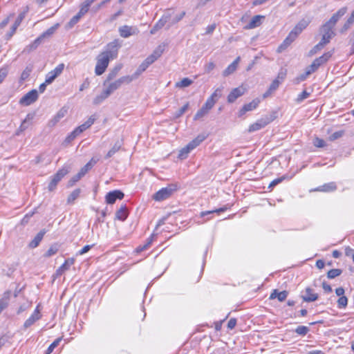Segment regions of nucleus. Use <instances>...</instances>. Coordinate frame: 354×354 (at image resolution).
Masks as SVG:
<instances>
[{
    "instance_id": "obj_3",
    "label": "nucleus",
    "mask_w": 354,
    "mask_h": 354,
    "mask_svg": "<svg viewBox=\"0 0 354 354\" xmlns=\"http://www.w3.org/2000/svg\"><path fill=\"white\" fill-rule=\"evenodd\" d=\"M110 59L102 52L97 57V64L95 68V73L97 75H101L104 73L109 66Z\"/></svg>"
},
{
    "instance_id": "obj_26",
    "label": "nucleus",
    "mask_w": 354,
    "mask_h": 354,
    "mask_svg": "<svg viewBox=\"0 0 354 354\" xmlns=\"http://www.w3.org/2000/svg\"><path fill=\"white\" fill-rule=\"evenodd\" d=\"M269 123V121L266 120H259L257 122L252 124L249 127V131L252 132L255 131H258L263 127H265Z\"/></svg>"
},
{
    "instance_id": "obj_33",
    "label": "nucleus",
    "mask_w": 354,
    "mask_h": 354,
    "mask_svg": "<svg viewBox=\"0 0 354 354\" xmlns=\"http://www.w3.org/2000/svg\"><path fill=\"white\" fill-rule=\"evenodd\" d=\"M223 89V86L217 88L214 91V93L211 95V96L208 98V100H210L212 101V102H213L215 104V103L222 96Z\"/></svg>"
},
{
    "instance_id": "obj_60",
    "label": "nucleus",
    "mask_w": 354,
    "mask_h": 354,
    "mask_svg": "<svg viewBox=\"0 0 354 354\" xmlns=\"http://www.w3.org/2000/svg\"><path fill=\"white\" fill-rule=\"evenodd\" d=\"M313 145L316 147L322 148L326 146V142L323 139L315 138L313 140Z\"/></svg>"
},
{
    "instance_id": "obj_7",
    "label": "nucleus",
    "mask_w": 354,
    "mask_h": 354,
    "mask_svg": "<svg viewBox=\"0 0 354 354\" xmlns=\"http://www.w3.org/2000/svg\"><path fill=\"white\" fill-rule=\"evenodd\" d=\"M38 99V92L36 89H32L25 94L20 100L19 104L23 106H29L34 103Z\"/></svg>"
},
{
    "instance_id": "obj_40",
    "label": "nucleus",
    "mask_w": 354,
    "mask_h": 354,
    "mask_svg": "<svg viewBox=\"0 0 354 354\" xmlns=\"http://www.w3.org/2000/svg\"><path fill=\"white\" fill-rule=\"evenodd\" d=\"M32 118H33L32 115H31L30 114H28L26 115V118L21 122V124L19 127V131H25L28 127V122L30 121Z\"/></svg>"
},
{
    "instance_id": "obj_20",
    "label": "nucleus",
    "mask_w": 354,
    "mask_h": 354,
    "mask_svg": "<svg viewBox=\"0 0 354 354\" xmlns=\"http://www.w3.org/2000/svg\"><path fill=\"white\" fill-rule=\"evenodd\" d=\"M10 295L11 291L7 290L0 299V313L8 306Z\"/></svg>"
},
{
    "instance_id": "obj_15",
    "label": "nucleus",
    "mask_w": 354,
    "mask_h": 354,
    "mask_svg": "<svg viewBox=\"0 0 354 354\" xmlns=\"http://www.w3.org/2000/svg\"><path fill=\"white\" fill-rule=\"evenodd\" d=\"M261 100L259 98H256L250 103L245 104L239 111V116H242L248 111H250L255 109L258 106Z\"/></svg>"
},
{
    "instance_id": "obj_50",
    "label": "nucleus",
    "mask_w": 354,
    "mask_h": 354,
    "mask_svg": "<svg viewBox=\"0 0 354 354\" xmlns=\"http://www.w3.org/2000/svg\"><path fill=\"white\" fill-rule=\"evenodd\" d=\"M189 107V103L187 102L183 107H181L179 110H178L174 114V118H180L187 109Z\"/></svg>"
},
{
    "instance_id": "obj_44",
    "label": "nucleus",
    "mask_w": 354,
    "mask_h": 354,
    "mask_svg": "<svg viewBox=\"0 0 354 354\" xmlns=\"http://www.w3.org/2000/svg\"><path fill=\"white\" fill-rule=\"evenodd\" d=\"M310 329L308 327L305 326H299L295 329V333L299 335H306Z\"/></svg>"
},
{
    "instance_id": "obj_24",
    "label": "nucleus",
    "mask_w": 354,
    "mask_h": 354,
    "mask_svg": "<svg viewBox=\"0 0 354 354\" xmlns=\"http://www.w3.org/2000/svg\"><path fill=\"white\" fill-rule=\"evenodd\" d=\"M206 138V136L205 135H198L195 139L192 140L187 146L191 149L193 150L196 147H198L203 140Z\"/></svg>"
},
{
    "instance_id": "obj_42",
    "label": "nucleus",
    "mask_w": 354,
    "mask_h": 354,
    "mask_svg": "<svg viewBox=\"0 0 354 354\" xmlns=\"http://www.w3.org/2000/svg\"><path fill=\"white\" fill-rule=\"evenodd\" d=\"M226 209H227L226 207H221V208L216 209H214V210H212V211L201 212L200 213V217L201 218H203L205 216L209 215V214H213L214 212H217V213L223 212H225L226 210Z\"/></svg>"
},
{
    "instance_id": "obj_23",
    "label": "nucleus",
    "mask_w": 354,
    "mask_h": 354,
    "mask_svg": "<svg viewBox=\"0 0 354 354\" xmlns=\"http://www.w3.org/2000/svg\"><path fill=\"white\" fill-rule=\"evenodd\" d=\"M263 18V16L261 15H255L254 16L250 23L247 25L246 28L248 29H253L259 26L261 24V19Z\"/></svg>"
},
{
    "instance_id": "obj_17",
    "label": "nucleus",
    "mask_w": 354,
    "mask_h": 354,
    "mask_svg": "<svg viewBox=\"0 0 354 354\" xmlns=\"http://www.w3.org/2000/svg\"><path fill=\"white\" fill-rule=\"evenodd\" d=\"M170 15H164L162 18L153 26L150 32L151 34H155L156 31L162 28L166 23L169 20Z\"/></svg>"
},
{
    "instance_id": "obj_37",
    "label": "nucleus",
    "mask_w": 354,
    "mask_h": 354,
    "mask_svg": "<svg viewBox=\"0 0 354 354\" xmlns=\"http://www.w3.org/2000/svg\"><path fill=\"white\" fill-rule=\"evenodd\" d=\"M121 142L118 141L115 143L113 147L108 151L106 158L112 157L117 151H118L121 147Z\"/></svg>"
},
{
    "instance_id": "obj_19",
    "label": "nucleus",
    "mask_w": 354,
    "mask_h": 354,
    "mask_svg": "<svg viewBox=\"0 0 354 354\" xmlns=\"http://www.w3.org/2000/svg\"><path fill=\"white\" fill-rule=\"evenodd\" d=\"M95 120V117L91 115L84 123L76 127L75 130L80 135L87 129H88L94 123Z\"/></svg>"
},
{
    "instance_id": "obj_4",
    "label": "nucleus",
    "mask_w": 354,
    "mask_h": 354,
    "mask_svg": "<svg viewBox=\"0 0 354 354\" xmlns=\"http://www.w3.org/2000/svg\"><path fill=\"white\" fill-rule=\"evenodd\" d=\"M121 44L119 40L115 39L106 45L105 50L102 53L107 55L110 59H114L118 56V50Z\"/></svg>"
},
{
    "instance_id": "obj_52",
    "label": "nucleus",
    "mask_w": 354,
    "mask_h": 354,
    "mask_svg": "<svg viewBox=\"0 0 354 354\" xmlns=\"http://www.w3.org/2000/svg\"><path fill=\"white\" fill-rule=\"evenodd\" d=\"M8 66H3L0 68V84H1L4 79L7 77L8 74Z\"/></svg>"
},
{
    "instance_id": "obj_18",
    "label": "nucleus",
    "mask_w": 354,
    "mask_h": 354,
    "mask_svg": "<svg viewBox=\"0 0 354 354\" xmlns=\"http://www.w3.org/2000/svg\"><path fill=\"white\" fill-rule=\"evenodd\" d=\"M66 113V110L62 109H60L56 115L49 120L48 123V126L50 127H55L62 118H63Z\"/></svg>"
},
{
    "instance_id": "obj_6",
    "label": "nucleus",
    "mask_w": 354,
    "mask_h": 354,
    "mask_svg": "<svg viewBox=\"0 0 354 354\" xmlns=\"http://www.w3.org/2000/svg\"><path fill=\"white\" fill-rule=\"evenodd\" d=\"M68 169L63 167L58 170V171L52 177V179L48 185V190L53 191L57 183L68 173Z\"/></svg>"
},
{
    "instance_id": "obj_43",
    "label": "nucleus",
    "mask_w": 354,
    "mask_h": 354,
    "mask_svg": "<svg viewBox=\"0 0 354 354\" xmlns=\"http://www.w3.org/2000/svg\"><path fill=\"white\" fill-rule=\"evenodd\" d=\"M342 272V270L340 269H331L327 273V277L328 279H334L336 277L339 276Z\"/></svg>"
},
{
    "instance_id": "obj_41",
    "label": "nucleus",
    "mask_w": 354,
    "mask_h": 354,
    "mask_svg": "<svg viewBox=\"0 0 354 354\" xmlns=\"http://www.w3.org/2000/svg\"><path fill=\"white\" fill-rule=\"evenodd\" d=\"M80 194V189H76L72 192V193L68 196L67 202L68 203H72L74 202L75 199L78 198Z\"/></svg>"
},
{
    "instance_id": "obj_25",
    "label": "nucleus",
    "mask_w": 354,
    "mask_h": 354,
    "mask_svg": "<svg viewBox=\"0 0 354 354\" xmlns=\"http://www.w3.org/2000/svg\"><path fill=\"white\" fill-rule=\"evenodd\" d=\"M128 216V212L126 205H122L115 212V218L120 221H124Z\"/></svg>"
},
{
    "instance_id": "obj_32",
    "label": "nucleus",
    "mask_w": 354,
    "mask_h": 354,
    "mask_svg": "<svg viewBox=\"0 0 354 354\" xmlns=\"http://www.w3.org/2000/svg\"><path fill=\"white\" fill-rule=\"evenodd\" d=\"M41 41V37H38L36 39L34 40V41H32L31 44L26 46V48H24V51L30 53L32 50H35L40 45Z\"/></svg>"
},
{
    "instance_id": "obj_35",
    "label": "nucleus",
    "mask_w": 354,
    "mask_h": 354,
    "mask_svg": "<svg viewBox=\"0 0 354 354\" xmlns=\"http://www.w3.org/2000/svg\"><path fill=\"white\" fill-rule=\"evenodd\" d=\"M332 56L331 53L327 52L325 53L324 55L320 56L318 58H316L314 62L319 66H322V64L327 62V61L329 59V58Z\"/></svg>"
},
{
    "instance_id": "obj_58",
    "label": "nucleus",
    "mask_w": 354,
    "mask_h": 354,
    "mask_svg": "<svg viewBox=\"0 0 354 354\" xmlns=\"http://www.w3.org/2000/svg\"><path fill=\"white\" fill-rule=\"evenodd\" d=\"M287 75V70L286 68H281L278 73L277 77L275 80H279L280 83L283 82Z\"/></svg>"
},
{
    "instance_id": "obj_2",
    "label": "nucleus",
    "mask_w": 354,
    "mask_h": 354,
    "mask_svg": "<svg viewBox=\"0 0 354 354\" xmlns=\"http://www.w3.org/2000/svg\"><path fill=\"white\" fill-rule=\"evenodd\" d=\"M177 189L178 185L176 184H170L156 192L152 198L156 201H165L169 198Z\"/></svg>"
},
{
    "instance_id": "obj_13",
    "label": "nucleus",
    "mask_w": 354,
    "mask_h": 354,
    "mask_svg": "<svg viewBox=\"0 0 354 354\" xmlns=\"http://www.w3.org/2000/svg\"><path fill=\"white\" fill-rule=\"evenodd\" d=\"M25 12H21L18 15L14 24L12 26L10 30L6 35V37L7 39H10L15 33L17 28L20 26L21 23L25 18Z\"/></svg>"
},
{
    "instance_id": "obj_8",
    "label": "nucleus",
    "mask_w": 354,
    "mask_h": 354,
    "mask_svg": "<svg viewBox=\"0 0 354 354\" xmlns=\"http://www.w3.org/2000/svg\"><path fill=\"white\" fill-rule=\"evenodd\" d=\"M214 106V104L210 100H207L205 103L203 104V106L194 115V119L195 120H199L200 118L204 117L206 114L208 113L209 110H211L213 106Z\"/></svg>"
},
{
    "instance_id": "obj_57",
    "label": "nucleus",
    "mask_w": 354,
    "mask_h": 354,
    "mask_svg": "<svg viewBox=\"0 0 354 354\" xmlns=\"http://www.w3.org/2000/svg\"><path fill=\"white\" fill-rule=\"evenodd\" d=\"M93 167L91 162L86 163L79 171L81 176L83 177Z\"/></svg>"
},
{
    "instance_id": "obj_31",
    "label": "nucleus",
    "mask_w": 354,
    "mask_h": 354,
    "mask_svg": "<svg viewBox=\"0 0 354 354\" xmlns=\"http://www.w3.org/2000/svg\"><path fill=\"white\" fill-rule=\"evenodd\" d=\"M122 66L118 65L116 66L112 71H111L107 75L106 80L104 82V85L106 86L109 82L113 80L117 76Z\"/></svg>"
},
{
    "instance_id": "obj_27",
    "label": "nucleus",
    "mask_w": 354,
    "mask_h": 354,
    "mask_svg": "<svg viewBox=\"0 0 354 354\" xmlns=\"http://www.w3.org/2000/svg\"><path fill=\"white\" fill-rule=\"evenodd\" d=\"M110 95L109 93L106 89H104L103 91L98 95H97L93 101V103L95 105L101 104L104 100H106Z\"/></svg>"
},
{
    "instance_id": "obj_61",
    "label": "nucleus",
    "mask_w": 354,
    "mask_h": 354,
    "mask_svg": "<svg viewBox=\"0 0 354 354\" xmlns=\"http://www.w3.org/2000/svg\"><path fill=\"white\" fill-rule=\"evenodd\" d=\"M326 44L325 43H323V41H320L317 45H315L313 48L310 50V53L312 54L316 53L319 50H322L324 46Z\"/></svg>"
},
{
    "instance_id": "obj_53",
    "label": "nucleus",
    "mask_w": 354,
    "mask_h": 354,
    "mask_svg": "<svg viewBox=\"0 0 354 354\" xmlns=\"http://www.w3.org/2000/svg\"><path fill=\"white\" fill-rule=\"evenodd\" d=\"M310 93L306 91H304L302 93L298 95L296 102L297 103H301L304 100L308 98L310 96Z\"/></svg>"
},
{
    "instance_id": "obj_22",
    "label": "nucleus",
    "mask_w": 354,
    "mask_h": 354,
    "mask_svg": "<svg viewBox=\"0 0 354 354\" xmlns=\"http://www.w3.org/2000/svg\"><path fill=\"white\" fill-rule=\"evenodd\" d=\"M119 32L120 35L124 38H127L134 34L133 28L127 25L120 27Z\"/></svg>"
},
{
    "instance_id": "obj_14",
    "label": "nucleus",
    "mask_w": 354,
    "mask_h": 354,
    "mask_svg": "<svg viewBox=\"0 0 354 354\" xmlns=\"http://www.w3.org/2000/svg\"><path fill=\"white\" fill-rule=\"evenodd\" d=\"M41 314L39 310V306H37L34 310L33 313L30 315V317L26 320L24 324V328L25 329L30 327L33 325L37 321L40 319Z\"/></svg>"
},
{
    "instance_id": "obj_45",
    "label": "nucleus",
    "mask_w": 354,
    "mask_h": 354,
    "mask_svg": "<svg viewBox=\"0 0 354 354\" xmlns=\"http://www.w3.org/2000/svg\"><path fill=\"white\" fill-rule=\"evenodd\" d=\"M57 26L58 25L57 24L54 26L49 28L48 30L44 32L39 37H41V39L43 40L44 38L52 35L57 29Z\"/></svg>"
},
{
    "instance_id": "obj_9",
    "label": "nucleus",
    "mask_w": 354,
    "mask_h": 354,
    "mask_svg": "<svg viewBox=\"0 0 354 354\" xmlns=\"http://www.w3.org/2000/svg\"><path fill=\"white\" fill-rule=\"evenodd\" d=\"M64 68V64H60L57 66L54 70L48 72L46 76V83L48 84H51L55 79L62 73Z\"/></svg>"
},
{
    "instance_id": "obj_46",
    "label": "nucleus",
    "mask_w": 354,
    "mask_h": 354,
    "mask_svg": "<svg viewBox=\"0 0 354 354\" xmlns=\"http://www.w3.org/2000/svg\"><path fill=\"white\" fill-rule=\"evenodd\" d=\"M348 304V299L345 296L340 297L337 300V307L339 308H345Z\"/></svg>"
},
{
    "instance_id": "obj_56",
    "label": "nucleus",
    "mask_w": 354,
    "mask_h": 354,
    "mask_svg": "<svg viewBox=\"0 0 354 354\" xmlns=\"http://www.w3.org/2000/svg\"><path fill=\"white\" fill-rule=\"evenodd\" d=\"M309 23L310 21L308 19H303L299 21L296 26H297V28H299L300 30L303 31V30H304L308 26Z\"/></svg>"
},
{
    "instance_id": "obj_30",
    "label": "nucleus",
    "mask_w": 354,
    "mask_h": 354,
    "mask_svg": "<svg viewBox=\"0 0 354 354\" xmlns=\"http://www.w3.org/2000/svg\"><path fill=\"white\" fill-rule=\"evenodd\" d=\"M295 39L290 37V35H288L287 37L283 40V43L278 47L277 52L281 53L286 49Z\"/></svg>"
},
{
    "instance_id": "obj_28",
    "label": "nucleus",
    "mask_w": 354,
    "mask_h": 354,
    "mask_svg": "<svg viewBox=\"0 0 354 354\" xmlns=\"http://www.w3.org/2000/svg\"><path fill=\"white\" fill-rule=\"evenodd\" d=\"M337 189V186L334 182H330L326 184H324L322 186L319 187L316 189L317 191L319 192H333Z\"/></svg>"
},
{
    "instance_id": "obj_16",
    "label": "nucleus",
    "mask_w": 354,
    "mask_h": 354,
    "mask_svg": "<svg viewBox=\"0 0 354 354\" xmlns=\"http://www.w3.org/2000/svg\"><path fill=\"white\" fill-rule=\"evenodd\" d=\"M301 297L304 301L312 302L318 299V295L312 288L308 287L305 290V294Z\"/></svg>"
},
{
    "instance_id": "obj_39",
    "label": "nucleus",
    "mask_w": 354,
    "mask_h": 354,
    "mask_svg": "<svg viewBox=\"0 0 354 354\" xmlns=\"http://www.w3.org/2000/svg\"><path fill=\"white\" fill-rule=\"evenodd\" d=\"M59 250V246L57 244L52 245L48 250L44 254L45 257H50L54 254H55Z\"/></svg>"
},
{
    "instance_id": "obj_36",
    "label": "nucleus",
    "mask_w": 354,
    "mask_h": 354,
    "mask_svg": "<svg viewBox=\"0 0 354 354\" xmlns=\"http://www.w3.org/2000/svg\"><path fill=\"white\" fill-rule=\"evenodd\" d=\"M149 66L145 62H143L137 68L135 73L130 76L131 77H133V80L137 78L142 73H143Z\"/></svg>"
},
{
    "instance_id": "obj_10",
    "label": "nucleus",
    "mask_w": 354,
    "mask_h": 354,
    "mask_svg": "<svg viewBox=\"0 0 354 354\" xmlns=\"http://www.w3.org/2000/svg\"><path fill=\"white\" fill-rule=\"evenodd\" d=\"M164 50H165L164 46L160 45L153 50V52L151 55H150L149 57H147L145 59L144 62L147 64H148V66H150L151 64H153L156 60H157L161 56Z\"/></svg>"
},
{
    "instance_id": "obj_49",
    "label": "nucleus",
    "mask_w": 354,
    "mask_h": 354,
    "mask_svg": "<svg viewBox=\"0 0 354 354\" xmlns=\"http://www.w3.org/2000/svg\"><path fill=\"white\" fill-rule=\"evenodd\" d=\"M31 72H32V67L27 66L24 70V71L21 73V77H20V80L21 81L26 80L30 76Z\"/></svg>"
},
{
    "instance_id": "obj_59",
    "label": "nucleus",
    "mask_w": 354,
    "mask_h": 354,
    "mask_svg": "<svg viewBox=\"0 0 354 354\" xmlns=\"http://www.w3.org/2000/svg\"><path fill=\"white\" fill-rule=\"evenodd\" d=\"M319 66L313 61V63L306 68L307 74H312L313 73L315 72L319 68Z\"/></svg>"
},
{
    "instance_id": "obj_1",
    "label": "nucleus",
    "mask_w": 354,
    "mask_h": 354,
    "mask_svg": "<svg viewBox=\"0 0 354 354\" xmlns=\"http://www.w3.org/2000/svg\"><path fill=\"white\" fill-rule=\"evenodd\" d=\"M346 7L341 8L337 12L333 14L328 21L321 26L319 32L322 35V39L320 41H323V43H325L326 44L330 42V39L335 35L333 31V28L336 23L346 13Z\"/></svg>"
},
{
    "instance_id": "obj_62",
    "label": "nucleus",
    "mask_w": 354,
    "mask_h": 354,
    "mask_svg": "<svg viewBox=\"0 0 354 354\" xmlns=\"http://www.w3.org/2000/svg\"><path fill=\"white\" fill-rule=\"evenodd\" d=\"M215 68V64L213 62H209L205 64L204 71L205 73H210Z\"/></svg>"
},
{
    "instance_id": "obj_48",
    "label": "nucleus",
    "mask_w": 354,
    "mask_h": 354,
    "mask_svg": "<svg viewBox=\"0 0 354 354\" xmlns=\"http://www.w3.org/2000/svg\"><path fill=\"white\" fill-rule=\"evenodd\" d=\"M236 70V66L234 64H230L227 68H225L223 72V75L227 77L230 74L233 73Z\"/></svg>"
},
{
    "instance_id": "obj_29",
    "label": "nucleus",
    "mask_w": 354,
    "mask_h": 354,
    "mask_svg": "<svg viewBox=\"0 0 354 354\" xmlns=\"http://www.w3.org/2000/svg\"><path fill=\"white\" fill-rule=\"evenodd\" d=\"M45 232L40 231L33 239V240L29 243V247L31 248H35L37 247L42 240L44 236Z\"/></svg>"
},
{
    "instance_id": "obj_5",
    "label": "nucleus",
    "mask_w": 354,
    "mask_h": 354,
    "mask_svg": "<svg viewBox=\"0 0 354 354\" xmlns=\"http://www.w3.org/2000/svg\"><path fill=\"white\" fill-rule=\"evenodd\" d=\"M133 80V77L129 75L121 77L117 80L109 83L106 89L111 95L115 91L118 89L123 84H129Z\"/></svg>"
},
{
    "instance_id": "obj_12",
    "label": "nucleus",
    "mask_w": 354,
    "mask_h": 354,
    "mask_svg": "<svg viewBox=\"0 0 354 354\" xmlns=\"http://www.w3.org/2000/svg\"><path fill=\"white\" fill-rule=\"evenodd\" d=\"M245 92L243 86H239L232 90L227 96V102L233 103L238 97L242 96Z\"/></svg>"
},
{
    "instance_id": "obj_54",
    "label": "nucleus",
    "mask_w": 354,
    "mask_h": 354,
    "mask_svg": "<svg viewBox=\"0 0 354 354\" xmlns=\"http://www.w3.org/2000/svg\"><path fill=\"white\" fill-rule=\"evenodd\" d=\"M61 341V339L60 338H57L49 346L48 348H47L46 350V354H50L53 350L55 349V348H56L58 345H59V343Z\"/></svg>"
},
{
    "instance_id": "obj_55",
    "label": "nucleus",
    "mask_w": 354,
    "mask_h": 354,
    "mask_svg": "<svg viewBox=\"0 0 354 354\" xmlns=\"http://www.w3.org/2000/svg\"><path fill=\"white\" fill-rule=\"evenodd\" d=\"M82 176L81 174L78 172L76 175L73 176L68 182V186L72 187L75 185V183L79 181Z\"/></svg>"
},
{
    "instance_id": "obj_64",
    "label": "nucleus",
    "mask_w": 354,
    "mask_h": 354,
    "mask_svg": "<svg viewBox=\"0 0 354 354\" xmlns=\"http://www.w3.org/2000/svg\"><path fill=\"white\" fill-rule=\"evenodd\" d=\"M82 17L83 16L78 12L76 15L73 17V18L70 20V21H69L70 26H73L75 24H76Z\"/></svg>"
},
{
    "instance_id": "obj_21",
    "label": "nucleus",
    "mask_w": 354,
    "mask_h": 354,
    "mask_svg": "<svg viewBox=\"0 0 354 354\" xmlns=\"http://www.w3.org/2000/svg\"><path fill=\"white\" fill-rule=\"evenodd\" d=\"M74 259H67L65 262L57 270V275H62L65 270H67L69 267L74 263Z\"/></svg>"
},
{
    "instance_id": "obj_34",
    "label": "nucleus",
    "mask_w": 354,
    "mask_h": 354,
    "mask_svg": "<svg viewBox=\"0 0 354 354\" xmlns=\"http://www.w3.org/2000/svg\"><path fill=\"white\" fill-rule=\"evenodd\" d=\"M94 2L93 0H85L80 6V11L78 12L80 15L84 16L89 10V7Z\"/></svg>"
},
{
    "instance_id": "obj_63",
    "label": "nucleus",
    "mask_w": 354,
    "mask_h": 354,
    "mask_svg": "<svg viewBox=\"0 0 354 354\" xmlns=\"http://www.w3.org/2000/svg\"><path fill=\"white\" fill-rule=\"evenodd\" d=\"M301 32L302 30H300L299 28H297V26H295L288 35H290V37H292L295 39Z\"/></svg>"
},
{
    "instance_id": "obj_11",
    "label": "nucleus",
    "mask_w": 354,
    "mask_h": 354,
    "mask_svg": "<svg viewBox=\"0 0 354 354\" xmlns=\"http://www.w3.org/2000/svg\"><path fill=\"white\" fill-rule=\"evenodd\" d=\"M124 193L120 190H114L109 192L106 195V202L108 204H113L117 199L122 200L124 198Z\"/></svg>"
},
{
    "instance_id": "obj_51",
    "label": "nucleus",
    "mask_w": 354,
    "mask_h": 354,
    "mask_svg": "<svg viewBox=\"0 0 354 354\" xmlns=\"http://www.w3.org/2000/svg\"><path fill=\"white\" fill-rule=\"evenodd\" d=\"M310 75V74H307V71H306L304 73H302L301 75H299V76H297V77H295L294 80H293V83L295 84H299L301 82H303L305 80H306V78Z\"/></svg>"
},
{
    "instance_id": "obj_47",
    "label": "nucleus",
    "mask_w": 354,
    "mask_h": 354,
    "mask_svg": "<svg viewBox=\"0 0 354 354\" xmlns=\"http://www.w3.org/2000/svg\"><path fill=\"white\" fill-rule=\"evenodd\" d=\"M192 150L186 145L185 147L180 150L178 157L180 159H185L187 157V155Z\"/></svg>"
},
{
    "instance_id": "obj_38",
    "label": "nucleus",
    "mask_w": 354,
    "mask_h": 354,
    "mask_svg": "<svg viewBox=\"0 0 354 354\" xmlns=\"http://www.w3.org/2000/svg\"><path fill=\"white\" fill-rule=\"evenodd\" d=\"M193 81L188 77H185L182 80L176 83V87L177 88H185L190 86Z\"/></svg>"
}]
</instances>
